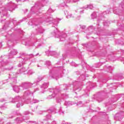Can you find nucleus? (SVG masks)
<instances>
[{
  "mask_svg": "<svg viewBox=\"0 0 124 124\" xmlns=\"http://www.w3.org/2000/svg\"><path fill=\"white\" fill-rule=\"evenodd\" d=\"M59 113L60 115H63L64 114V111L62 110V108H60Z\"/></svg>",
  "mask_w": 124,
  "mask_h": 124,
  "instance_id": "26",
  "label": "nucleus"
},
{
  "mask_svg": "<svg viewBox=\"0 0 124 124\" xmlns=\"http://www.w3.org/2000/svg\"><path fill=\"white\" fill-rule=\"evenodd\" d=\"M16 82H17V80L15 79V82L16 83Z\"/></svg>",
  "mask_w": 124,
  "mask_h": 124,
  "instance_id": "64",
  "label": "nucleus"
},
{
  "mask_svg": "<svg viewBox=\"0 0 124 124\" xmlns=\"http://www.w3.org/2000/svg\"><path fill=\"white\" fill-rule=\"evenodd\" d=\"M84 11H81L80 12V13H84V12H83Z\"/></svg>",
  "mask_w": 124,
  "mask_h": 124,
  "instance_id": "58",
  "label": "nucleus"
},
{
  "mask_svg": "<svg viewBox=\"0 0 124 124\" xmlns=\"http://www.w3.org/2000/svg\"><path fill=\"white\" fill-rule=\"evenodd\" d=\"M12 22L14 25H15V26H17V25H18V24H17V21L14 19H12Z\"/></svg>",
  "mask_w": 124,
  "mask_h": 124,
  "instance_id": "31",
  "label": "nucleus"
},
{
  "mask_svg": "<svg viewBox=\"0 0 124 124\" xmlns=\"http://www.w3.org/2000/svg\"><path fill=\"white\" fill-rule=\"evenodd\" d=\"M124 117V111H121L120 112L116 113L115 115V119L118 120V121H121Z\"/></svg>",
  "mask_w": 124,
  "mask_h": 124,
  "instance_id": "5",
  "label": "nucleus"
},
{
  "mask_svg": "<svg viewBox=\"0 0 124 124\" xmlns=\"http://www.w3.org/2000/svg\"><path fill=\"white\" fill-rule=\"evenodd\" d=\"M65 14L66 15H67L66 17L68 18H71V17H72V15L71 14L68 13V12L67 11H66L65 12Z\"/></svg>",
  "mask_w": 124,
  "mask_h": 124,
  "instance_id": "14",
  "label": "nucleus"
},
{
  "mask_svg": "<svg viewBox=\"0 0 124 124\" xmlns=\"http://www.w3.org/2000/svg\"><path fill=\"white\" fill-rule=\"evenodd\" d=\"M108 69H109V71H108L109 72H111V70H113V69H112V67L111 66H109L108 67Z\"/></svg>",
  "mask_w": 124,
  "mask_h": 124,
  "instance_id": "41",
  "label": "nucleus"
},
{
  "mask_svg": "<svg viewBox=\"0 0 124 124\" xmlns=\"http://www.w3.org/2000/svg\"><path fill=\"white\" fill-rule=\"evenodd\" d=\"M110 13V12L109 11H108L107 12H104V13H103L102 14V16H104V15H105L107 13L109 14Z\"/></svg>",
  "mask_w": 124,
  "mask_h": 124,
  "instance_id": "36",
  "label": "nucleus"
},
{
  "mask_svg": "<svg viewBox=\"0 0 124 124\" xmlns=\"http://www.w3.org/2000/svg\"><path fill=\"white\" fill-rule=\"evenodd\" d=\"M34 27H37V24H35L34 26H33V28H34Z\"/></svg>",
  "mask_w": 124,
  "mask_h": 124,
  "instance_id": "54",
  "label": "nucleus"
},
{
  "mask_svg": "<svg viewBox=\"0 0 124 124\" xmlns=\"http://www.w3.org/2000/svg\"><path fill=\"white\" fill-rule=\"evenodd\" d=\"M23 114H24V115H29V114H30V111H25L23 113Z\"/></svg>",
  "mask_w": 124,
  "mask_h": 124,
  "instance_id": "37",
  "label": "nucleus"
},
{
  "mask_svg": "<svg viewBox=\"0 0 124 124\" xmlns=\"http://www.w3.org/2000/svg\"><path fill=\"white\" fill-rule=\"evenodd\" d=\"M71 65H72L73 66H76L77 64H75V62H72L71 63Z\"/></svg>",
  "mask_w": 124,
  "mask_h": 124,
  "instance_id": "42",
  "label": "nucleus"
},
{
  "mask_svg": "<svg viewBox=\"0 0 124 124\" xmlns=\"http://www.w3.org/2000/svg\"><path fill=\"white\" fill-rule=\"evenodd\" d=\"M2 8H1L2 14H3V16H5V15L7 14V12L6 11V10L5 9L3 10Z\"/></svg>",
  "mask_w": 124,
  "mask_h": 124,
  "instance_id": "23",
  "label": "nucleus"
},
{
  "mask_svg": "<svg viewBox=\"0 0 124 124\" xmlns=\"http://www.w3.org/2000/svg\"><path fill=\"white\" fill-rule=\"evenodd\" d=\"M36 91H38V88L36 89Z\"/></svg>",
  "mask_w": 124,
  "mask_h": 124,
  "instance_id": "62",
  "label": "nucleus"
},
{
  "mask_svg": "<svg viewBox=\"0 0 124 124\" xmlns=\"http://www.w3.org/2000/svg\"><path fill=\"white\" fill-rule=\"evenodd\" d=\"M43 113V111H39L38 113L40 114V115H41V114H42Z\"/></svg>",
  "mask_w": 124,
  "mask_h": 124,
  "instance_id": "48",
  "label": "nucleus"
},
{
  "mask_svg": "<svg viewBox=\"0 0 124 124\" xmlns=\"http://www.w3.org/2000/svg\"><path fill=\"white\" fill-rule=\"evenodd\" d=\"M121 60H122V61H123L124 63V58H121Z\"/></svg>",
  "mask_w": 124,
  "mask_h": 124,
  "instance_id": "55",
  "label": "nucleus"
},
{
  "mask_svg": "<svg viewBox=\"0 0 124 124\" xmlns=\"http://www.w3.org/2000/svg\"><path fill=\"white\" fill-rule=\"evenodd\" d=\"M48 83H44L41 86V90L42 91V93L45 92V89H47V88H48Z\"/></svg>",
  "mask_w": 124,
  "mask_h": 124,
  "instance_id": "6",
  "label": "nucleus"
},
{
  "mask_svg": "<svg viewBox=\"0 0 124 124\" xmlns=\"http://www.w3.org/2000/svg\"><path fill=\"white\" fill-rule=\"evenodd\" d=\"M46 65H48V66H50V65H51V62L50 61H46Z\"/></svg>",
  "mask_w": 124,
  "mask_h": 124,
  "instance_id": "34",
  "label": "nucleus"
},
{
  "mask_svg": "<svg viewBox=\"0 0 124 124\" xmlns=\"http://www.w3.org/2000/svg\"><path fill=\"white\" fill-rule=\"evenodd\" d=\"M72 104H73L72 102L68 101V102H65V105H66V106H71Z\"/></svg>",
  "mask_w": 124,
  "mask_h": 124,
  "instance_id": "21",
  "label": "nucleus"
},
{
  "mask_svg": "<svg viewBox=\"0 0 124 124\" xmlns=\"http://www.w3.org/2000/svg\"><path fill=\"white\" fill-rule=\"evenodd\" d=\"M3 107H5L4 106H2L1 107V109H2V108Z\"/></svg>",
  "mask_w": 124,
  "mask_h": 124,
  "instance_id": "57",
  "label": "nucleus"
},
{
  "mask_svg": "<svg viewBox=\"0 0 124 124\" xmlns=\"http://www.w3.org/2000/svg\"><path fill=\"white\" fill-rule=\"evenodd\" d=\"M35 6L32 7L31 8V11H32V9H33V8H35Z\"/></svg>",
  "mask_w": 124,
  "mask_h": 124,
  "instance_id": "53",
  "label": "nucleus"
},
{
  "mask_svg": "<svg viewBox=\"0 0 124 124\" xmlns=\"http://www.w3.org/2000/svg\"><path fill=\"white\" fill-rule=\"evenodd\" d=\"M85 29H86V26L85 25H79L77 28L78 31H82V30H85Z\"/></svg>",
  "mask_w": 124,
  "mask_h": 124,
  "instance_id": "12",
  "label": "nucleus"
},
{
  "mask_svg": "<svg viewBox=\"0 0 124 124\" xmlns=\"http://www.w3.org/2000/svg\"><path fill=\"white\" fill-rule=\"evenodd\" d=\"M14 55H17V50L13 49L10 53L9 54V58H12V56Z\"/></svg>",
  "mask_w": 124,
  "mask_h": 124,
  "instance_id": "10",
  "label": "nucleus"
},
{
  "mask_svg": "<svg viewBox=\"0 0 124 124\" xmlns=\"http://www.w3.org/2000/svg\"><path fill=\"white\" fill-rule=\"evenodd\" d=\"M53 35H55V37H60V41H63L65 39V37L67 36V35L65 33L60 36V34L61 33L60 31H58L57 29L55 31L52 32Z\"/></svg>",
  "mask_w": 124,
  "mask_h": 124,
  "instance_id": "2",
  "label": "nucleus"
},
{
  "mask_svg": "<svg viewBox=\"0 0 124 124\" xmlns=\"http://www.w3.org/2000/svg\"><path fill=\"white\" fill-rule=\"evenodd\" d=\"M68 2L71 3H76V2H77V1H69V0H68V1L65 0L63 1V3L61 4V6H62L63 7H64V6H66V4Z\"/></svg>",
  "mask_w": 124,
  "mask_h": 124,
  "instance_id": "9",
  "label": "nucleus"
},
{
  "mask_svg": "<svg viewBox=\"0 0 124 124\" xmlns=\"http://www.w3.org/2000/svg\"><path fill=\"white\" fill-rule=\"evenodd\" d=\"M91 29H93V26H90L89 27V30H91Z\"/></svg>",
  "mask_w": 124,
  "mask_h": 124,
  "instance_id": "44",
  "label": "nucleus"
},
{
  "mask_svg": "<svg viewBox=\"0 0 124 124\" xmlns=\"http://www.w3.org/2000/svg\"><path fill=\"white\" fill-rule=\"evenodd\" d=\"M77 105L79 107H82L83 106V102L82 101H79L77 103Z\"/></svg>",
  "mask_w": 124,
  "mask_h": 124,
  "instance_id": "24",
  "label": "nucleus"
},
{
  "mask_svg": "<svg viewBox=\"0 0 124 124\" xmlns=\"http://www.w3.org/2000/svg\"><path fill=\"white\" fill-rule=\"evenodd\" d=\"M42 79H43V77H38L37 80L35 81V83H38V82H40Z\"/></svg>",
  "mask_w": 124,
  "mask_h": 124,
  "instance_id": "27",
  "label": "nucleus"
},
{
  "mask_svg": "<svg viewBox=\"0 0 124 124\" xmlns=\"http://www.w3.org/2000/svg\"><path fill=\"white\" fill-rule=\"evenodd\" d=\"M16 121L17 123H21V121H20V119L19 118H16Z\"/></svg>",
  "mask_w": 124,
  "mask_h": 124,
  "instance_id": "40",
  "label": "nucleus"
},
{
  "mask_svg": "<svg viewBox=\"0 0 124 124\" xmlns=\"http://www.w3.org/2000/svg\"><path fill=\"white\" fill-rule=\"evenodd\" d=\"M48 12H49V13H51L52 12H54V11H53V10H52V9L51 8H49L48 11H47Z\"/></svg>",
  "mask_w": 124,
  "mask_h": 124,
  "instance_id": "38",
  "label": "nucleus"
},
{
  "mask_svg": "<svg viewBox=\"0 0 124 124\" xmlns=\"http://www.w3.org/2000/svg\"><path fill=\"white\" fill-rule=\"evenodd\" d=\"M46 121H47L48 120H50L51 118V115L48 114L46 116Z\"/></svg>",
  "mask_w": 124,
  "mask_h": 124,
  "instance_id": "29",
  "label": "nucleus"
},
{
  "mask_svg": "<svg viewBox=\"0 0 124 124\" xmlns=\"http://www.w3.org/2000/svg\"><path fill=\"white\" fill-rule=\"evenodd\" d=\"M91 17L92 19H95L96 17H97V15H96V13L94 12L91 15Z\"/></svg>",
  "mask_w": 124,
  "mask_h": 124,
  "instance_id": "20",
  "label": "nucleus"
},
{
  "mask_svg": "<svg viewBox=\"0 0 124 124\" xmlns=\"http://www.w3.org/2000/svg\"><path fill=\"white\" fill-rule=\"evenodd\" d=\"M24 122L26 123H32V124H36L37 123L36 122H33V121H26V119H24Z\"/></svg>",
  "mask_w": 124,
  "mask_h": 124,
  "instance_id": "30",
  "label": "nucleus"
},
{
  "mask_svg": "<svg viewBox=\"0 0 124 124\" xmlns=\"http://www.w3.org/2000/svg\"><path fill=\"white\" fill-rule=\"evenodd\" d=\"M13 91H14V92H15L16 93H19V91H20V88H19V87L17 86H15L13 89Z\"/></svg>",
  "mask_w": 124,
  "mask_h": 124,
  "instance_id": "13",
  "label": "nucleus"
},
{
  "mask_svg": "<svg viewBox=\"0 0 124 124\" xmlns=\"http://www.w3.org/2000/svg\"><path fill=\"white\" fill-rule=\"evenodd\" d=\"M34 57V55H33V54H31L29 55L28 57L26 58V60H31V58H33Z\"/></svg>",
  "mask_w": 124,
  "mask_h": 124,
  "instance_id": "25",
  "label": "nucleus"
},
{
  "mask_svg": "<svg viewBox=\"0 0 124 124\" xmlns=\"http://www.w3.org/2000/svg\"><path fill=\"white\" fill-rule=\"evenodd\" d=\"M97 25L98 27H99V24L98 23Z\"/></svg>",
  "mask_w": 124,
  "mask_h": 124,
  "instance_id": "63",
  "label": "nucleus"
},
{
  "mask_svg": "<svg viewBox=\"0 0 124 124\" xmlns=\"http://www.w3.org/2000/svg\"><path fill=\"white\" fill-rule=\"evenodd\" d=\"M120 79H121V78H119L117 80H120Z\"/></svg>",
  "mask_w": 124,
  "mask_h": 124,
  "instance_id": "60",
  "label": "nucleus"
},
{
  "mask_svg": "<svg viewBox=\"0 0 124 124\" xmlns=\"http://www.w3.org/2000/svg\"><path fill=\"white\" fill-rule=\"evenodd\" d=\"M3 101H6V100H5V99H2V100H1V102H3Z\"/></svg>",
  "mask_w": 124,
  "mask_h": 124,
  "instance_id": "52",
  "label": "nucleus"
},
{
  "mask_svg": "<svg viewBox=\"0 0 124 124\" xmlns=\"http://www.w3.org/2000/svg\"><path fill=\"white\" fill-rule=\"evenodd\" d=\"M8 10H9V11H12L13 10H14V9H13V8H11V9H8Z\"/></svg>",
  "mask_w": 124,
  "mask_h": 124,
  "instance_id": "47",
  "label": "nucleus"
},
{
  "mask_svg": "<svg viewBox=\"0 0 124 124\" xmlns=\"http://www.w3.org/2000/svg\"><path fill=\"white\" fill-rule=\"evenodd\" d=\"M32 85H33V84L31 82H23L21 84V88H22L23 91L25 90H28L29 88H31Z\"/></svg>",
  "mask_w": 124,
  "mask_h": 124,
  "instance_id": "4",
  "label": "nucleus"
},
{
  "mask_svg": "<svg viewBox=\"0 0 124 124\" xmlns=\"http://www.w3.org/2000/svg\"><path fill=\"white\" fill-rule=\"evenodd\" d=\"M34 73V72L33 71H32V70H30L28 71V72H27L26 73H25L24 74H29V75H31L32 74H33V73Z\"/></svg>",
  "mask_w": 124,
  "mask_h": 124,
  "instance_id": "19",
  "label": "nucleus"
},
{
  "mask_svg": "<svg viewBox=\"0 0 124 124\" xmlns=\"http://www.w3.org/2000/svg\"><path fill=\"white\" fill-rule=\"evenodd\" d=\"M48 113H54V112H56V108H51L47 110Z\"/></svg>",
  "mask_w": 124,
  "mask_h": 124,
  "instance_id": "22",
  "label": "nucleus"
},
{
  "mask_svg": "<svg viewBox=\"0 0 124 124\" xmlns=\"http://www.w3.org/2000/svg\"><path fill=\"white\" fill-rule=\"evenodd\" d=\"M124 12V4H120L119 8H115L113 9V13L117 15H120L121 13Z\"/></svg>",
  "mask_w": 124,
  "mask_h": 124,
  "instance_id": "1",
  "label": "nucleus"
},
{
  "mask_svg": "<svg viewBox=\"0 0 124 124\" xmlns=\"http://www.w3.org/2000/svg\"><path fill=\"white\" fill-rule=\"evenodd\" d=\"M6 124H12V123H11V122H8Z\"/></svg>",
  "mask_w": 124,
  "mask_h": 124,
  "instance_id": "56",
  "label": "nucleus"
},
{
  "mask_svg": "<svg viewBox=\"0 0 124 124\" xmlns=\"http://www.w3.org/2000/svg\"><path fill=\"white\" fill-rule=\"evenodd\" d=\"M23 72H24V73H26L27 72V69H26L25 67H22L21 69H19L20 73H23Z\"/></svg>",
  "mask_w": 124,
  "mask_h": 124,
  "instance_id": "17",
  "label": "nucleus"
},
{
  "mask_svg": "<svg viewBox=\"0 0 124 124\" xmlns=\"http://www.w3.org/2000/svg\"><path fill=\"white\" fill-rule=\"evenodd\" d=\"M65 14L66 15H67L66 17L68 18H71V17H72V15L71 14L68 13V12L67 11H66L65 12Z\"/></svg>",
  "mask_w": 124,
  "mask_h": 124,
  "instance_id": "15",
  "label": "nucleus"
},
{
  "mask_svg": "<svg viewBox=\"0 0 124 124\" xmlns=\"http://www.w3.org/2000/svg\"><path fill=\"white\" fill-rule=\"evenodd\" d=\"M36 31L38 33H43L45 30L41 26L38 25L37 28L36 29Z\"/></svg>",
  "mask_w": 124,
  "mask_h": 124,
  "instance_id": "7",
  "label": "nucleus"
},
{
  "mask_svg": "<svg viewBox=\"0 0 124 124\" xmlns=\"http://www.w3.org/2000/svg\"><path fill=\"white\" fill-rule=\"evenodd\" d=\"M55 94H52L51 95L48 96V98H53V97H55Z\"/></svg>",
  "mask_w": 124,
  "mask_h": 124,
  "instance_id": "35",
  "label": "nucleus"
},
{
  "mask_svg": "<svg viewBox=\"0 0 124 124\" xmlns=\"http://www.w3.org/2000/svg\"><path fill=\"white\" fill-rule=\"evenodd\" d=\"M56 101H57V103H60V102H61V101H62V100L61 99L57 98L56 100Z\"/></svg>",
  "mask_w": 124,
  "mask_h": 124,
  "instance_id": "39",
  "label": "nucleus"
},
{
  "mask_svg": "<svg viewBox=\"0 0 124 124\" xmlns=\"http://www.w3.org/2000/svg\"><path fill=\"white\" fill-rule=\"evenodd\" d=\"M38 102H39V101L36 99H33L32 100V103H37Z\"/></svg>",
  "mask_w": 124,
  "mask_h": 124,
  "instance_id": "33",
  "label": "nucleus"
},
{
  "mask_svg": "<svg viewBox=\"0 0 124 124\" xmlns=\"http://www.w3.org/2000/svg\"><path fill=\"white\" fill-rule=\"evenodd\" d=\"M13 117H14V116L10 115V116L9 117V118L10 119H12V118H13Z\"/></svg>",
  "mask_w": 124,
  "mask_h": 124,
  "instance_id": "51",
  "label": "nucleus"
},
{
  "mask_svg": "<svg viewBox=\"0 0 124 124\" xmlns=\"http://www.w3.org/2000/svg\"><path fill=\"white\" fill-rule=\"evenodd\" d=\"M51 90H52V91L50 92H53L54 94L56 93L57 92V90H54V89H52Z\"/></svg>",
  "mask_w": 124,
  "mask_h": 124,
  "instance_id": "43",
  "label": "nucleus"
},
{
  "mask_svg": "<svg viewBox=\"0 0 124 124\" xmlns=\"http://www.w3.org/2000/svg\"><path fill=\"white\" fill-rule=\"evenodd\" d=\"M18 102L16 104L17 108H19V107H21V106H23V100H22V99L20 96H16L15 98L13 99V100L11 101L12 103H14V102Z\"/></svg>",
  "mask_w": 124,
  "mask_h": 124,
  "instance_id": "3",
  "label": "nucleus"
},
{
  "mask_svg": "<svg viewBox=\"0 0 124 124\" xmlns=\"http://www.w3.org/2000/svg\"><path fill=\"white\" fill-rule=\"evenodd\" d=\"M37 66H38V67H40V66H39V65H37Z\"/></svg>",
  "mask_w": 124,
  "mask_h": 124,
  "instance_id": "61",
  "label": "nucleus"
},
{
  "mask_svg": "<svg viewBox=\"0 0 124 124\" xmlns=\"http://www.w3.org/2000/svg\"><path fill=\"white\" fill-rule=\"evenodd\" d=\"M31 93L29 90H27L25 92H24V96H28V95H30L31 94Z\"/></svg>",
  "mask_w": 124,
  "mask_h": 124,
  "instance_id": "18",
  "label": "nucleus"
},
{
  "mask_svg": "<svg viewBox=\"0 0 124 124\" xmlns=\"http://www.w3.org/2000/svg\"><path fill=\"white\" fill-rule=\"evenodd\" d=\"M39 55V53H37L35 56H38Z\"/></svg>",
  "mask_w": 124,
  "mask_h": 124,
  "instance_id": "59",
  "label": "nucleus"
},
{
  "mask_svg": "<svg viewBox=\"0 0 124 124\" xmlns=\"http://www.w3.org/2000/svg\"><path fill=\"white\" fill-rule=\"evenodd\" d=\"M110 24V22L105 21L104 22V26H108Z\"/></svg>",
  "mask_w": 124,
  "mask_h": 124,
  "instance_id": "32",
  "label": "nucleus"
},
{
  "mask_svg": "<svg viewBox=\"0 0 124 124\" xmlns=\"http://www.w3.org/2000/svg\"><path fill=\"white\" fill-rule=\"evenodd\" d=\"M7 63H8V61H4L3 60L1 61V65H2V66H5Z\"/></svg>",
  "mask_w": 124,
  "mask_h": 124,
  "instance_id": "16",
  "label": "nucleus"
},
{
  "mask_svg": "<svg viewBox=\"0 0 124 124\" xmlns=\"http://www.w3.org/2000/svg\"><path fill=\"white\" fill-rule=\"evenodd\" d=\"M61 124H68V123H65V121H62Z\"/></svg>",
  "mask_w": 124,
  "mask_h": 124,
  "instance_id": "46",
  "label": "nucleus"
},
{
  "mask_svg": "<svg viewBox=\"0 0 124 124\" xmlns=\"http://www.w3.org/2000/svg\"><path fill=\"white\" fill-rule=\"evenodd\" d=\"M84 9H87V8H89L90 9H93V5H88L87 7L83 8Z\"/></svg>",
  "mask_w": 124,
  "mask_h": 124,
  "instance_id": "28",
  "label": "nucleus"
},
{
  "mask_svg": "<svg viewBox=\"0 0 124 124\" xmlns=\"http://www.w3.org/2000/svg\"><path fill=\"white\" fill-rule=\"evenodd\" d=\"M13 67L11 68H7V70H11L12 69H13Z\"/></svg>",
  "mask_w": 124,
  "mask_h": 124,
  "instance_id": "50",
  "label": "nucleus"
},
{
  "mask_svg": "<svg viewBox=\"0 0 124 124\" xmlns=\"http://www.w3.org/2000/svg\"><path fill=\"white\" fill-rule=\"evenodd\" d=\"M60 67L61 70H63V67L61 66V67Z\"/></svg>",
  "mask_w": 124,
  "mask_h": 124,
  "instance_id": "49",
  "label": "nucleus"
},
{
  "mask_svg": "<svg viewBox=\"0 0 124 124\" xmlns=\"http://www.w3.org/2000/svg\"><path fill=\"white\" fill-rule=\"evenodd\" d=\"M44 21L45 22H46V23H51V22H52V23H54V19L51 17L47 18L46 17L44 18Z\"/></svg>",
  "mask_w": 124,
  "mask_h": 124,
  "instance_id": "8",
  "label": "nucleus"
},
{
  "mask_svg": "<svg viewBox=\"0 0 124 124\" xmlns=\"http://www.w3.org/2000/svg\"><path fill=\"white\" fill-rule=\"evenodd\" d=\"M22 65H23V64L22 63H20L18 64V67H21V66H22Z\"/></svg>",
  "mask_w": 124,
  "mask_h": 124,
  "instance_id": "45",
  "label": "nucleus"
},
{
  "mask_svg": "<svg viewBox=\"0 0 124 124\" xmlns=\"http://www.w3.org/2000/svg\"><path fill=\"white\" fill-rule=\"evenodd\" d=\"M52 71H50V72H49V78H50V79H52V78H54V77H57L58 78H60L61 76H59V75H58V74H54L53 75H52Z\"/></svg>",
  "mask_w": 124,
  "mask_h": 124,
  "instance_id": "11",
  "label": "nucleus"
}]
</instances>
